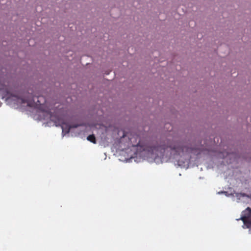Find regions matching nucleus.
Wrapping results in <instances>:
<instances>
[{
	"mask_svg": "<svg viewBox=\"0 0 251 251\" xmlns=\"http://www.w3.org/2000/svg\"><path fill=\"white\" fill-rule=\"evenodd\" d=\"M126 141L128 148L121 151L120 154L125 157L119 160L126 162H132L133 160L139 163L144 160L156 164L173 159L175 164L181 168H187L191 153H198L187 142L183 141H168L167 145L154 147H145L138 145L140 139L136 135L127 133L120 139V143Z\"/></svg>",
	"mask_w": 251,
	"mask_h": 251,
	"instance_id": "1",
	"label": "nucleus"
},
{
	"mask_svg": "<svg viewBox=\"0 0 251 251\" xmlns=\"http://www.w3.org/2000/svg\"><path fill=\"white\" fill-rule=\"evenodd\" d=\"M0 95L1 99H5L7 103L11 106L33 108L36 112L34 118L44 121L43 125L45 126H60L63 136L69 133L72 128L79 126L78 124L71 126L65 122V117L61 114L60 109L54 110V114H52V109L48 107L46 99L42 96H33L29 92H24L20 97L14 94L9 82L0 75Z\"/></svg>",
	"mask_w": 251,
	"mask_h": 251,
	"instance_id": "2",
	"label": "nucleus"
},
{
	"mask_svg": "<svg viewBox=\"0 0 251 251\" xmlns=\"http://www.w3.org/2000/svg\"><path fill=\"white\" fill-rule=\"evenodd\" d=\"M251 209L247 207L245 210L242 212L241 217L239 219H237V221L241 220L244 225L242 227L244 228H250L249 232L251 233Z\"/></svg>",
	"mask_w": 251,
	"mask_h": 251,
	"instance_id": "3",
	"label": "nucleus"
},
{
	"mask_svg": "<svg viewBox=\"0 0 251 251\" xmlns=\"http://www.w3.org/2000/svg\"><path fill=\"white\" fill-rule=\"evenodd\" d=\"M235 196L237 198V202H248L251 201V196L244 193H235Z\"/></svg>",
	"mask_w": 251,
	"mask_h": 251,
	"instance_id": "4",
	"label": "nucleus"
},
{
	"mask_svg": "<svg viewBox=\"0 0 251 251\" xmlns=\"http://www.w3.org/2000/svg\"><path fill=\"white\" fill-rule=\"evenodd\" d=\"M231 155H232V154H229L227 152H226V151L220 152L217 154V156L218 157L223 158H226L227 156L230 157Z\"/></svg>",
	"mask_w": 251,
	"mask_h": 251,
	"instance_id": "5",
	"label": "nucleus"
},
{
	"mask_svg": "<svg viewBox=\"0 0 251 251\" xmlns=\"http://www.w3.org/2000/svg\"><path fill=\"white\" fill-rule=\"evenodd\" d=\"M87 139L92 143H96L95 137L94 135H89L87 137Z\"/></svg>",
	"mask_w": 251,
	"mask_h": 251,
	"instance_id": "6",
	"label": "nucleus"
},
{
	"mask_svg": "<svg viewBox=\"0 0 251 251\" xmlns=\"http://www.w3.org/2000/svg\"><path fill=\"white\" fill-rule=\"evenodd\" d=\"M218 194H225L226 195V196H229V195H232V194H228L227 192H225V191L219 192Z\"/></svg>",
	"mask_w": 251,
	"mask_h": 251,
	"instance_id": "7",
	"label": "nucleus"
}]
</instances>
